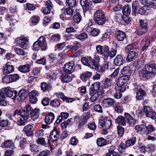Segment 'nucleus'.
Returning a JSON list of instances; mask_svg holds the SVG:
<instances>
[{"label": "nucleus", "mask_w": 156, "mask_h": 156, "mask_svg": "<svg viewBox=\"0 0 156 156\" xmlns=\"http://www.w3.org/2000/svg\"><path fill=\"white\" fill-rule=\"evenodd\" d=\"M25 108L27 111L24 109L16 110L14 112L13 116L15 118L14 120L19 126L24 125L26 121L29 118V114L28 112L31 110V107L29 105H27L25 106Z\"/></svg>", "instance_id": "f257e3e1"}, {"label": "nucleus", "mask_w": 156, "mask_h": 156, "mask_svg": "<svg viewBox=\"0 0 156 156\" xmlns=\"http://www.w3.org/2000/svg\"><path fill=\"white\" fill-rule=\"evenodd\" d=\"M141 73L144 77L149 79L156 74V64L149 63L146 64L144 69L141 70Z\"/></svg>", "instance_id": "f03ea898"}, {"label": "nucleus", "mask_w": 156, "mask_h": 156, "mask_svg": "<svg viewBox=\"0 0 156 156\" xmlns=\"http://www.w3.org/2000/svg\"><path fill=\"white\" fill-rule=\"evenodd\" d=\"M100 85L99 82L94 83L90 87V94L91 95L90 100L93 102L96 101L101 94L99 89Z\"/></svg>", "instance_id": "7ed1b4c3"}, {"label": "nucleus", "mask_w": 156, "mask_h": 156, "mask_svg": "<svg viewBox=\"0 0 156 156\" xmlns=\"http://www.w3.org/2000/svg\"><path fill=\"white\" fill-rule=\"evenodd\" d=\"M33 48L36 51H38L40 49L42 51L46 50L47 49V46L45 38L43 36L39 37L34 43Z\"/></svg>", "instance_id": "20e7f679"}, {"label": "nucleus", "mask_w": 156, "mask_h": 156, "mask_svg": "<svg viewBox=\"0 0 156 156\" xmlns=\"http://www.w3.org/2000/svg\"><path fill=\"white\" fill-rule=\"evenodd\" d=\"M81 61L82 63L85 65L89 66L92 69H98V62L93 60L90 56L83 57L82 58Z\"/></svg>", "instance_id": "39448f33"}, {"label": "nucleus", "mask_w": 156, "mask_h": 156, "mask_svg": "<svg viewBox=\"0 0 156 156\" xmlns=\"http://www.w3.org/2000/svg\"><path fill=\"white\" fill-rule=\"evenodd\" d=\"M94 18L95 22L99 25L104 24L106 20L104 12L101 10L96 11Z\"/></svg>", "instance_id": "423d86ee"}, {"label": "nucleus", "mask_w": 156, "mask_h": 156, "mask_svg": "<svg viewBox=\"0 0 156 156\" xmlns=\"http://www.w3.org/2000/svg\"><path fill=\"white\" fill-rule=\"evenodd\" d=\"M88 118V115L87 114L84 113L81 117L78 116H75L74 121L76 122H79L78 127L80 128L86 124Z\"/></svg>", "instance_id": "0eeeda50"}, {"label": "nucleus", "mask_w": 156, "mask_h": 156, "mask_svg": "<svg viewBox=\"0 0 156 156\" xmlns=\"http://www.w3.org/2000/svg\"><path fill=\"white\" fill-rule=\"evenodd\" d=\"M28 39L24 36H22L16 38V41L18 44L22 48L25 49L27 46Z\"/></svg>", "instance_id": "6e6552de"}, {"label": "nucleus", "mask_w": 156, "mask_h": 156, "mask_svg": "<svg viewBox=\"0 0 156 156\" xmlns=\"http://www.w3.org/2000/svg\"><path fill=\"white\" fill-rule=\"evenodd\" d=\"M100 125L103 128V129H108L111 127L112 125L111 121L104 117H101L99 120Z\"/></svg>", "instance_id": "1a4fd4ad"}, {"label": "nucleus", "mask_w": 156, "mask_h": 156, "mask_svg": "<svg viewBox=\"0 0 156 156\" xmlns=\"http://www.w3.org/2000/svg\"><path fill=\"white\" fill-rule=\"evenodd\" d=\"M144 111L147 117L150 118L152 119H156V113L149 107L144 106Z\"/></svg>", "instance_id": "9d476101"}, {"label": "nucleus", "mask_w": 156, "mask_h": 156, "mask_svg": "<svg viewBox=\"0 0 156 156\" xmlns=\"http://www.w3.org/2000/svg\"><path fill=\"white\" fill-rule=\"evenodd\" d=\"M134 90L136 92V98L137 100H141L145 96L146 93L145 91L139 86H135Z\"/></svg>", "instance_id": "9b49d317"}, {"label": "nucleus", "mask_w": 156, "mask_h": 156, "mask_svg": "<svg viewBox=\"0 0 156 156\" xmlns=\"http://www.w3.org/2000/svg\"><path fill=\"white\" fill-rule=\"evenodd\" d=\"M74 64L73 62H68L65 64L63 70L65 72L68 74H71L74 71Z\"/></svg>", "instance_id": "f8f14e48"}, {"label": "nucleus", "mask_w": 156, "mask_h": 156, "mask_svg": "<svg viewBox=\"0 0 156 156\" xmlns=\"http://www.w3.org/2000/svg\"><path fill=\"white\" fill-rule=\"evenodd\" d=\"M115 102V100L113 98H106L103 100L102 105L105 108L109 107L113 105Z\"/></svg>", "instance_id": "ddd939ff"}, {"label": "nucleus", "mask_w": 156, "mask_h": 156, "mask_svg": "<svg viewBox=\"0 0 156 156\" xmlns=\"http://www.w3.org/2000/svg\"><path fill=\"white\" fill-rule=\"evenodd\" d=\"M14 69L13 66L10 65L9 63L7 62L3 67V72L5 74H8L12 72Z\"/></svg>", "instance_id": "4468645a"}, {"label": "nucleus", "mask_w": 156, "mask_h": 156, "mask_svg": "<svg viewBox=\"0 0 156 156\" xmlns=\"http://www.w3.org/2000/svg\"><path fill=\"white\" fill-rule=\"evenodd\" d=\"M46 7L43 8L41 9L42 12L46 14H48L50 12L51 9H52L53 5L51 2L48 0L46 2Z\"/></svg>", "instance_id": "2eb2a0df"}, {"label": "nucleus", "mask_w": 156, "mask_h": 156, "mask_svg": "<svg viewBox=\"0 0 156 156\" xmlns=\"http://www.w3.org/2000/svg\"><path fill=\"white\" fill-rule=\"evenodd\" d=\"M28 92L25 89H21L18 94V97L17 98L20 101L24 100L27 97Z\"/></svg>", "instance_id": "dca6fc26"}, {"label": "nucleus", "mask_w": 156, "mask_h": 156, "mask_svg": "<svg viewBox=\"0 0 156 156\" xmlns=\"http://www.w3.org/2000/svg\"><path fill=\"white\" fill-rule=\"evenodd\" d=\"M60 134L59 132L55 129H54L51 133L49 138L51 141L54 142L56 141L58 139Z\"/></svg>", "instance_id": "f3484780"}, {"label": "nucleus", "mask_w": 156, "mask_h": 156, "mask_svg": "<svg viewBox=\"0 0 156 156\" xmlns=\"http://www.w3.org/2000/svg\"><path fill=\"white\" fill-rule=\"evenodd\" d=\"M33 127L31 125H28L23 128V131L26 133L27 136H30L33 134Z\"/></svg>", "instance_id": "a211bd4d"}, {"label": "nucleus", "mask_w": 156, "mask_h": 156, "mask_svg": "<svg viewBox=\"0 0 156 156\" xmlns=\"http://www.w3.org/2000/svg\"><path fill=\"white\" fill-rule=\"evenodd\" d=\"M115 36L118 40L122 41L126 37V35L122 31L119 30L115 32Z\"/></svg>", "instance_id": "6ab92c4d"}, {"label": "nucleus", "mask_w": 156, "mask_h": 156, "mask_svg": "<svg viewBox=\"0 0 156 156\" xmlns=\"http://www.w3.org/2000/svg\"><path fill=\"white\" fill-rule=\"evenodd\" d=\"M40 113V110L38 108H35L30 113V117L33 120H36L38 117Z\"/></svg>", "instance_id": "aec40b11"}, {"label": "nucleus", "mask_w": 156, "mask_h": 156, "mask_svg": "<svg viewBox=\"0 0 156 156\" xmlns=\"http://www.w3.org/2000/svg\"><path fill=\"white\" fill-rule=\"evenodd\" d=\"M124 61V59L123 57L120 55H117L114 59V63L117 66L121 65L123 63Z\"/></svg>", "instance_id": "412c9836"}, {"label": "nucleus", "mask_w": 156, "mask_h": 156, "mask_svg": "<svg viewBox=\"0 0 156 156\" xmlns=\"http://www.w3.org/2000/svg\"><path fill=\"white\" fill-rule=\"evenodd\" d=\"M55 118L54 115L52 112L49 113L46 116L45 121L46 123L50 124L52 122Z\"/></svg>", "instance_id": "4be33fe9"}, {"label": "nucleus", "mask_w": 156, "mask_h": 156, "mask_svg": "<svg viewBox=\"0 0 156 156\" xmlns=\"http://www.w3.org/2000/svg\"><path fill=\"white\" fill-rule=\"evenodd\" d=\"M142 44L144 45L142 48L143 51H144L150 45V40L148 37H145L142 41Z\"/></svg>", "instance_id": "5701e85b"}, {"label": "nucleus", "mask_w": 156, "mask_h": 156, "mask_svg": "<svg viewBox=\"0 0 156 156\" xmlns=\"http://www.w3.org/2000/svg\"><path fill=\"white\" fill-rule=\"evenodd\" d=\"M2 147L6 148H11L12 149L15 148L14 143H13L10 140L5 141L3 143Z\"/></svg>", "instance_id": "b1692460"}, {"label": "nucleus", "mask_w": 156, "mask_h": 156, "mask_svg": "<svg viewBox=\"0 0 156 156\" xmlns=\"http://www.w3.org/2000/svg\"><path fill=\"white\" fill-rule=\"evenodd\" d=\"M20 72L23 73H27L30 71V66L28 64L20 66L19 67Z\"/></svg>", "instance_id": "393cba45"}, {"label": "nucleus", "mask_w": 156, "mask_h": 156, "mask_svg": "<svg viewBox=\"0 0 156 156\" xmlns=\"http://www.w3.org/2000/svg\"><path fill=\"white\" fill-rule=\"evenodd\" d=\"M92 74L91 72L85 71L81 75L80 78L83 81H86L91 76Z\"/></svg>", "instance_id": "a878e982"}, {"label": "nucleus", "mask_w": 156, "mask_h": 156, "mask_svg": "<svg viewBox=\"0 0 156 156\" xmlns=\"http://www.w3.org/2000/svg\"><path fill=\"white\" fill-rule=\"evenodd\" d=\"M125 116L129 124L131 125H133L135 124L136 120L129 114L128 113H126Z\"/></svg>", "instance_id": "bb28decb"}, {"label": "nucleus", "mask_w": 156, "mask_h": 156, "mask_svg": "<svg viewBox=\"0 0 156 156\" xmlns=\"http://www.w3.org/2000/svg\"><path fill=\"white\" fill-rule=\"evenodd\" d=\"M123 76L119 78L118 79V83H126L129 80L130 75H123Z\"/></svg>", "instance_id": "cd10ccee"}, {"label": "nucleus", "mask_w": 156, "mask_h": 156, "mask_svg": "<svg viewBox=\"0 0 156 156\" xmlns=\"http://www.w3.org/2000/svg\"><path fill=\"white\" fill-rule=\"evenodd\" d=\"M146 126L142 124L136 126L135 129L138 132H145L146 129Z\"/></svg>", "instance_id": "c85d7f7f"}, {"label": "nucleus", "mask_w": 156, "mask_h": 156, "mask_svg": "<svg viewBox=\"0 0 156 156\" xmlns=\"http://www.w3.org/2000/svg\"><path fill=\"white\" fill-rule=\"evenodd\" d=\"M104 87L106 88H108L112 84V80L108 78H106L104 80Z\"/></svg>", "instance_id": "c756f323"}, {"label": "nucleus", "mask_w": 156, "mask_h": 156, "mask_svg": "<svg viewBox=\"0 0 156 156\" xmlns=\"http://www.w3.org/2000/svg\"><path fill=\"white\" fill-rule=\"evenodd\" d=\"M121 72L122 75H130V67L128 66L124 67L121 70Z\"/></svg>", "instance_id": "7c9ffc66"}, {"label": "nucleus", "mask_w": 156, "mask_h": 156, "mask_svg": "<svg viewBox=\"0 0 156 156\" xmlns=\"http://www.w3.org/2000/svg\"><path fill=\"white\" fill-rule=\"evenodd\" d=\"M135 51H132L129 52L126 57V60L128 62L132 61L136 55Z\"/></svg>", "instance_id": "2f4dec72"}, {"label": "nucleus", "mask_w": 156, "mask_h": 156, "mask_svg": "<svg viewBox=\"0 0 156 156\" xmlns=\"http://www.w3.org/2000/svg\"><path fill=\"white\" fill-rule=\"evenodd\" d=\"M116 122L118 124L124 125L126 123L125 118L122 116H119L116 119Z\"/></svg>", "instance_id": "473e14b6"}, {"label": "nucleus", "mask_w": 156, "mask_h": 156, "mask_svg": "<svg viewBox=\"0 0 156 156\" xmlns=\"http://www.w3.org/2000/svg\"><path fill=\"white\" fill-rule=\"evenodd\" d=\"M131 9L128 5H125L123 8L122 12L126 16L129 15L131 13Z\"/></svg>", "instance_id": "72a5a7b5"}, {"label": "nucleus", "mask_w": 156, "mask_h": 156, "mask_svg": "<svg viewBox=\"0 0 156 156\" xmlns=\"http://www.w3.org/2000/svg\"><path fill=\"white\" fill-rule=\"evenodd\" d=\"M97 143L99 147H102L105 146L107 143L106 140L102 137L98 138L97 141Z\"/></svg>", "instance_id": "f704fd0d"}, {"label": "nucleus", "mask_w": 156, "mask_h": 156, "mask_svg": "<svg viewBox=\"0 0 156 156\" xmlns=\"http://www.w3.org/2000/svg\"><path fill=\"white\" fill-rule=\"evenodd\" d=\"M103 55L105 58H108L109 55V47L107 45H105L103 46Z\"/></svg>", "instance_id": "c9c22d12"}, {"label": "nucleus", "mask_w": 156, "mask_h": 156, "mask_svg": "<svg viewBox=\"0 0 156 156\" xmlns=\"http://www.w3.org/2000/svg\"><path fill=\"white\" fill-rule=\"evenodd\" d=\"M30 150L32 152L36 154L39 151L38 146L34 144H30Z\"/></svg>", "instance_id": "e433bc0d"}, {"label": "nucleus", "mask_w": 156, "mask_h": 156, "mask_svg": "<svg viewBox=\"0 0 156 156\" xmlns=\"http://www.w3.org/2000/svg\"><path fill=\"white\" fill-rule=\"evenodd\" d=\"M72 80L71 77L67 74L62 75L61 77L62 81L64 83L69 82Z\"/></svg>", "instance_id": "4c0bfd02"}, {"label": "nucleus", "mask_w": 156, "mask_h": 156, "mask_svg": "<svg viewBox=\"0 0 156 156\" xmlns=\"http://www.w3.org/2000/svg\"><path fill=\"white\" fill-rule=\"evenodd\" d=\"M148 11L147 6H144L139 9V13L141 14L147 15L148 14Z\"/></svg>", "instance_id": "58836bf2"}, {"label": "nucleus", "mask_w": 156, "mask_h": 156, "mask_svg": "<svg viewBox=\"0 0 156 156\" xmlns=\"http://www.w3.org/2000/svg\"><path fill=\"white\" fill-rule=\"evenodd\" d=\"M60 39V36L59 34H56L52 35L50 37V40L51 41L57 42Z\"/></svg>", "instance_id": "ea45409f"}, {"label": "nucleus", "mask_w": 156, "mask_h": 156, "mask_svg": "<svg viewBox=\"0 0 156 156\" xmlns=\"http://www.w3.org/2000/svg\"><path fill=\"white\" fill-rule=\"evenodd\" d=\"M136 142V138L135 137L130 138L128 139L126 143V145L127 146L133 145Z\"/></svg>", "instance_id": "a19ab883"}, {"label": "nucleus", "mask_w": 156, "mask_h": 156, "mask_svg": "<svg viewBox=\"0 0 156 156\" xmlns=\"http://www.w3.org/2000/svg\"><path fill=\"white\" fill-rule=\"evenodd\" d=\"M81 16L78 13H76L73 16V21L76 23H79L81 20Z\"/></svg>", "instance_id": "79ce46f5"}, {"label": "nucleus", "mask_w": 156, "mask_h": 156, "mask_svg": "<svg viewBox=\"0 0 156 156\" xmlns=\"http://www.w3.org/2000/svg\"><path fill=\"white\" fill-rule=\"evenodd\" d=\"M88 37L87 34L85 33H82L76 36V38L81 41H84L87 39Z\"/></svg>", "instance_id": "37998d69"}, {"label": "nucleus", "mask_w": 156, "mask_h": 156, "mask_svg": "<svg viewBox=\"0 0 156 156\" xmlns=\"http://www.w3.org/2000/svg\"><path fill=\"white\" fill-rule=\"evenodd\" d=\"M115 110L117 112L121 113L123 111V107L119 103H117L115 106Z\"/></svg>", "instance_id": "c03bdc74"}, {"label": "nucleus", "mask_w": 156, "mask_h": 156, "mask_svg": "<svg viewBox=\"0 0 156 156\" xmlns=\"http://www.w3.org/2000/svg\"><path fill=\"white\" fill-rule=\"evenodd\" d=\"M109 62L105 61L104 64L102 65L101 68L100 69V71L101 72H105L107 69L108 67Z\"/></svg>", "instance_id": "a18cd8bd"}, {"label": "nucleus", "mask_w": 156, "mask_h": 156, "mask_svg": "<svg viewBox=\"0 0 156 156\" xmlns=\"http://www.w3.org/2000/svg\"><path fill=\"white\" fill-rule=\"evenodd\" d=\"M96 49L97 53L100 55H102L103 54V47L100 45H98L96 46Z\"/></svg>", "instance_id": "49530a36"}, {"label": "nucleus", "mask_w": 156, "mask_h": 156, "mask_svg": "<svg viewBox=\"0 0 156 156\" xmlns=\"http://www.w3.org/2000/svg\"><path fill=\"white\" fill-rule=\"evenodd\" d=\"M140 27L147 31V23L143 20H140Z\"/></svg>", "instance_id": "de8ad7c7"}, {"label": "nucleus", "mask_w": 156, "mask_h": 156, "mask_svg": "<svg viewBox=\"0 0 156 156\" xmlns=\"http://www.w3.org/2000/svg\"><path fill=\"white\" fill-rule=\"evenodd\" d=\"M4 91V94H5L6 95L9 97H12L14 94L13 91L10 90L9 88L8 87L5 89Z\"/></svg>", "instance_id": "09e8293b"}, {"label": "nucleus", "mask_w": 156, "mask_h": 156, "mask_svg": "<svg viewBox=\"0 0 156 156\" xmlns=\"http://www.w3.org/2000/svg\"><path fill=\"white\" fill-rule=\"evenodd\" d=\"M37 143L42 146H46L47 143L45 141V139L44 138H39L36 141Z\"/></svg>", "instance_id": "8fccbe9b"}, {"label": "nucleus", "mask_w": 156, "mask_h": 156, "mask_svg": "<svg viewBox=\"0 0 156 156\" xmlns=\"http://www.w3.org/2000/svg\"><path fill=\"white\" fill-rule=\"evenodd\" d=\"M11 82L16 81L19 79V76L18 74H14L9 76Z\"/></svg>", "instance_id": "3c124183"}, {"label": "nucleus", "mask_w": 156, "mask_h": 156, "mask_svg": "<svg viewBox=\"0 0 156 156\" xmlns=\"http://www.w3.org/2000/svg\"><path fill=\"white\" fill-rule=\"evenodd\" d=\"M125 83H118V81L117 82V86L119 88V89L121 92H123L126 90V86L125 84Z\"/></svg>", "instance_id": "603ef678"}, {"label": "nucleus", "mask_w": 156, "mask_h": 156, "mask_svg": "<svg viewBox=\"0 0 156 156\" xmlns=\"http://www.w3.org/2000/svg\"><path fill=\"white\" fill-rule=\"evenodd\" d=\"M133 109L134 110H136L135 114L134 115L137 116L138 117H141L142 116L141 110L138 107H134Z\"/></svg>", "instance_id": "864d4df0"}, {"label": "nucleus", "mask_w": 156, "mask_h": 156, "mask_svg": "<svg viewBox=\"0 0 156 156\" xmlns=\"http://www.w3.org/2000/svg\"><path fill=\"white\" fill-rule=\"evenodd\" d=\"M66 2L70 7H74L76 4V0H67Z\"/></svg>", "instance_id": "5fc2aeb1"}, {"label": "nucleus", "mask_w": 156, "mask_h": 156, "mask_svg": "<svg viewBox=\"0 0 156 156\" xmlns=\"http://www.w3.org/2000/svg\"><path fill=\"white\" fill-rule=\"evenodd\" d=\"M50 105L53 107H56L60 105V103L58 100H53L50 102Z\"/></svg>", "instance_id": "6e6d98bb"}, {"label": "nucleus", "mask_w": 156, "mask_h": 156, "mask_svg": "<svg viewBox=\"0 0 156 156\" xmlns=\"http://www.w3.org/2000/svg\"><path fill=\"white\" fill-rule=\"evenodd\" d=\"M138 1L133 2L132 4V11L135 14L137 10V7L138 6Z\"/></svg>", "instance_id": "4d7b16f0"}, {"label": "nucleus", "mask_w": 156, "mask_h": 156, "mask_svg": "<svg viewBox=\"0 0 156 156\" xmlns=\"http://www.w3.org/2000/svg\"><path fill=\"white\" fill-rule=\"evenodd\" d=\"M41 69L39 68H35L31 71V73L34 75H37L39 74L40 73Z\"/></svg>", "instance_id": "13d9d810"}, {"label": "nucleus", "mask_w": 156, "mask_h": 156, "mask_svg": "<svg viewBox=\"0 0 156 156\" xmlns=\"http://www.w3.org/2000/svg\"><path fill=\"white\" fill-rule=\"evenodd\" d=\"M94 109L95 111L101 113L103 112L102 107L99 105H95L94 107Z\"/></svg>", "instance_id": "bf43d9fd"}, {"label": "nucleus", "mask_w": 156, "mask_h": 156, "mask_svg": "<svg viewBox=\"0 0 156 156\" xmlns=\"http://www.w3.org/2000/svg\"><path fill=\"white\" fill-rule=\"evenodd\" d=\"M50 154L49 150H46L40 152L38 154V156H48Z\"/></svg>", "instance_id": "052dcab7"}, {"label": "nucleus", "mask_w": 156, "mask_h": 156, "mask_svg": "<svg viewBox=\"0 0 156 156\" xmlns=\"http://www.w3.org/2000/svg\"><path fill=\"white\" fill-rule=\"evenodd\" d=\"M41 89L44 91H46L48 89V84L45 82L41 83Z\"/></svg>", "instance_id": "680f3d73"}, {"label": "nucleus", "mask_w": 156, "mask_h": 156, "mask_svg": "<svg viewBox=\"0 0 156 156\" xmlns=\"http://www.w3.org/2000/svg\"><path fill=\"white\" fill-rule=\"evenodd\" d=\"M74 10L73 9L70 7H68L65 9V12L67 15L69 16H72L74 12Z\"/></svg>", "instance_id": "e2e57ef3"}, {"label": "nucleus", "mask_w": 156, "mask_h": 156, "mask_svg": "<svg viewBox=\"0 0 156 156\" xmlns=\"http://www.w3.org/2000/svg\"><path fill=\"white\" fill-rule=\"evenodd\" d=\"M151 8L156 7V0H151L147 5Z\"/></svg>", "instance_id": "0e129e2a"}, {"label": "nucleus", "mask_w": 156, "mask_h": 156, "mask_svg": "<svg viewBox=\"0 0 156 156\" xmlns=\"http://www.w3.org/2000/svg\"><path fill=\"white\" fill-rule=\"evenodd\" d=\"M30 20L33 23L37 24L39 21V17L37 16H34L31 18Z\"/></svg>", "instance_id": "69168bd1"}, {"label": "nucleus", "mask_w": 156, "mask_h": 156, "mask_svg": "<svg viewBox=\"0 0 156 156\" xmlns=\"http://www.w3.org/2000/svg\"><path fill=\"white\" fill-rule=\"evenodd\" d=\"M118 132L119 135L122 136L124 134V129L123 128L120 126H118L117 127Z\"/></svg>", "instance_id": "338daca9"}, {"label": "nucleus", "mask_w": 156, "mask_h": 156, "mask_svg": "<svg viewBox=\"0 0 156 156\" xmlns=\"http://www.w3.org/2000/svg\"><path fill=\"white\" fill-rule=\"evenodd\" d=\"M49 98L47 97L44 98L41 101V103L44 106H47L49 104Z\"/></svg>", "instance_id": "774afa93"}]
</instances>
